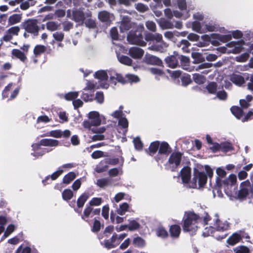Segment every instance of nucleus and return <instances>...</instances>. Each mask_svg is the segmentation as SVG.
<instances>
[{"instance_id":"f257e3e1","label":"nucleus","mask_w":253,"mask_h":253,"mask_svg":"<svg viewBox=\"0 0 253 253\" xmlns=\"http://www.w3.org/2000/svg\"><path fill=\"white\" fill-rule=\"evenodd\" d=\"M210 220V216L207 213H205L204 216L200 217L194 213L190 212L187 214L184 220L183 230L194 232L199 227L201 222L204 225L207 224Z\"/></svg>"},{"instance_id":"f03ea898","label":"nucleus","mask_w":253,"mask_h":253,"mask_svg":"<svg viewBox=\"0 0 253 253\" xmlns=\"http://www.w3.org/2000/svg\"><path fill=\"white\" fill-rule=\"evenodd\" d=\"M237 177L236 175L231 174L227 178L220 180L219 187L229 197L232 195L236 188Z\"/></svg>"},{"instance_id":"7ed1b4c3","label":"nucleus","mask_w":253,"mask_h":253,"mask_svg":"<svg viewBox=\"0 0 253 253\" xmlns=\"http://www.w3.org/2000/svg\"><path fill=\"white\" fill-rule=\"evenodd\" d=\"M237 196L240 199L253 196V186L249 180H246L241 183Z\"/></svg>"},{"instance_id":"20e7f679","label":"nucleus","mask_w":253,"mask_h":253,"mask_svg":"<svg viewBox=\"0 0 253 253\" xmlns=\"http://www.w3.org/2000/svg\"><path fill=\"white\" fill-rule=\"evenodd\" d=\"M23 28L28 33L38 35L40 28L38 25V20L34 19H29L22 23Z\"/></svg>"},{"instance_id":"39448f33","label":"nucleus","mask_w":253,"mask_h":253,"mask_svg":"<svg viewBox=\"0 0 253 253\" xmlns=\"http://www.w3.org/2000/svg\"><path fill=\"white\" fill-rule=\"evenodd\" d=\"M100 115L98 112L92 111L88 114V120L83 123L85 128H90L91 126H97L101 124Z\"/></svg>"},{"instance_id":"423d86ee","label":"nucleus","mask_w":253,"mask_h":253,"mask_svg":"<svg viewBox=\"0 0 253 253\" xmlns=\"http://www.w3.org/2000/svg\"><path fill=\"white\" fill-rule=\"evenodd\" d=\"M216 231L214 232L213 237L217 240H219L225 238L226 237V234L223 233L221 235H218L219 231H224L228 230L229 228V224L226 221H220L217 220L215 224Z\"/></svg>"},{"instance_id":"0eeeda50","label":"nucleus","mask_w":253,"mask_h":253,"mask_svg":"<svg viewBox=\"0 0 253 253\" xmlns=\"http://www.w3.org/2000/svg\"><path fill=\"white\" fill-rule=\"evenodd\" d=\"M207 177L204 172H196L193 178V183L190 187L193 188H197L203 186L207 182Z\"/></svg>"},{"instance_id":"6e6552de","label":"nucleus","mask_w":253,"mask_h":253,"mask_svg":"<svg viewBox=\"0 0 253 253\" xmlns=\"http://www.w3.org/2000/svg\"><path fill=\"white\" fill-rule=\"evenodd\" d=\"M127 235L126 233L118 235L114 233L110 240H106L105 242V247L108 249L116 247L120 244L121 242Z\"/></svg>"},{"instance_id":"1a4fd4ad","label":"nucleus","mask_w":253,"mask_h":253,"mask_svg":"<svg viewBox=\"0 0 253 253\" xmlns=\"http://www.w3.org/2000/svg\"><path fill=\"white\" fill-rule=\"evenodd\" d=\"M108 75L106 71L99 70L95 72L94 75V77L99 81V84L101 87L107 88L109 87L108 83Z\"/></svg>"},{"instance_id":"9d476101","label":"nucleus","mask_w":253,"mask_h":253,"mask_svg":"<svg viewBox=\"0 0 253 253\" xmlns=\"http://www.w3.org/2000/svg\"><path fill=\"white\" fill-rule=\"evenodd\" d=\"M127 41L131 44H137L144 46L146 45V42L143 41V37L140 33H132L130 32L127 37Z\"/></svg>"},{"instance_id":"9b49d317","label":"nucleus","mask_w":253,"mask_h":253,"mask_svg":"<svg viewBox=\"0 0 253 253\" xmlns=\"http://www.w3.org/2000/svg\"><path fill=\"white\" fill-rule=\"evenodd\" d=\"M117 48H115L118 59L120 63L126 65L130 66L131 65L132 60L128 56L125 55H120L119 52H122L126 53V50L123 46L120 45H116Z\"/></svg>"},{"instance_id":"f8f14e48","label":"nucleus","mask_w":253,"mask_h":253,"mask_svg":"<svg viewBox=\"0 0 253 253\" xmlns=\"http://www.w3.org/2000/svg\"><path fill=\"white\" fill-rule=\"evenodd\" d=\"M181 154L178 152L172 153L169 159V164L172 169L176 168L180 164Z\"/></svg>"},{"instance_id":"ddd939ff","label":"nucleus","mask_w":253,"mask_h":253,"mask_svg":"<svg viewBox=\"0 0 253 253\" xmlns=\"http://www.w3.org/2000/svg\"><path fill=\"white\" fill-rule=\"evenodd\" d=\"M109 75H110L111 83L114 84L115 85L116 84L117 81L122 84L126 83V77L124 78L122 75L117 73L115 70H109Z\"/></svg>"},{"instance_id":"4468645a","label":"nucleus","mask_w":253,"mask_h":253,"mask_svg":"<svg viewBox=\"0 0 253 253\" xmlns=\"http://www.w3.org/2000/svg\"><path fill=\"white\" fill-rule=\"evenodd\" d=\"M40 143L34 144L32 145L33 150L34 151L31 154L35 158H39L43 156L44 154L48 152L47 148H41Z\"/></svg>"},{"instance_id":"2eb2a0df","label":"nucleus","mask_w":253,"mask_h":253,"mask_svg":"<svg viewBox=\"0 0 253 253\" xmlns=\"http://www.w3.org/2000/svg\"><path fill=\"white\" fill-rule=\"evenodd\" d=\"M227 46L231 49H228L227 52L229 53H238L240 52L242 49V42H232L228 43Z\"/></svg>"},{"instance_id":"dca6fc26","label":"nucleus","mask_w":253,"mask_h":253,"mask_svg":"<svg viewBox=\"0 0 253 253\" xmlns=\"http://www.w3.org/2000/svg\"><path fill=\"white\" fill-rule=\"evenodd\" d=\"M168 46V44L165 42L162 39L161 42H156V43L149 46L148 49L155 51L163 52L166 50Z\"/></svg>"},{"instance_id":"f3484780","label":"nucleus","mask_w":253,"mask_h":253,"mask_svg":"<svg viewBox=\"0 0 253 253\" xmlns=\"http://www.w3.org/2000/svg\"><path fill=\"white\" fill-rule=\"evenodd\" d=\"M144 53V52L143 49L135 46L130 48L128 51L129 55L134 59L141 58Z\"/></svg>"},{"instance_id":"a211bd4d","label":"nucleus","mask_w":253,"mask_h":253,"mask_svg":"<svg viewBox=\"0 0 253 253\" xmlns=\"http://www.w3.org/2000/svg\"><path fill=\"white\" fill-rule=\"evenodd\" d=\"M98 17L101 22L106 23H110L114 19L113 15L106 11L99 12Z\"/></svg>"},{"instance_id":"6ab92c4d","label":"nucleus","mask_w":253,"mask_h":253,"mask_svg":"<svg viewBox=\"0 0 253 253\" xmlns=\"http://www.w3.org/2000/svg\"><path fill=\"white\" fill-rule=\"evenodd\" d=\"M182 181L183 183H188L191 177V169L189 167L183 168L180 171Z\"/></svg>"},{"instance_id":"aec40b11","label":"nucleus","mask_w":253,"mask_h":253,"mask_svg":"<svg viewBox=\"0 0 253 253\" xmlns=\"http://www.w3.org/2000/svg\"><path fill=\"white\" fill-rule=\"evenodd\" d=\"M178 54L171 55L165 59V61L168 66L171 68H175L178 64Z\"/></svg>"},{"instance_id":"412c9836","label":"nucleus","mask_w":253,"mask_h":253,"mask_svg":"<svg viewBox=\"0 0 253 253\" xmlns=\"http://www.w3.org/2000/svg\"><path fill=\"white\" fill-rule=\"evenodd\" d=\"M132 26V23L128 17H124L121 23L120 29L121 32L128 30Z\"/></svg>"},{"instance_id":"4be33fe9","label":"nucleus","mask_w":253,"mask_h":253,"mask_svg":"<svg viewBox=\"0 0 253 253\" xmlns=\"http://www.w3.org/2000/svg\"><path fill=\"white\" fill-rule=\"evenodd\" d=\"M39 143L42 146L55 147L58 145L59 141L55 139L45 138L42 139Z\"/></svg>"},{"instance_id":"5701e85b","label":"nucleus","mask_w":253,"mask_h":253,"mask_svg":"<svg viewBox=\"0 0 253 253\" xmlns=\"http://www.w3.org/2000/svg\"><path fill=\"white\" fill-rule=\"evenodd\" d=\"M12 55L13 57L19 59L23 62H25L27 60L26 53L18 49H14L12 50Z\"/></svg>"},{"instance_id":"b1692460","label":"nucleus","mask_w":253,"mask_h":253,"mask_svg":"<svg viewBox=\"0 0 253 253\" xmlns=\"http://www.w3.org/2000/svg\"><path fill=\"white\" fill-rule=\"evenodd\" d=\"M230 80L233 83L239 86L245 83L244 78L240 75H232L230 77Z\"/></svg>"},{"instance_id":"393cba45","label":"nucleus","mask_w":253,"mask_h":253,"mask_svg":"<svg viewBox=\"0 0 253 253\" xmlns=\"http://www.w3.org/2000/svg\"><path fill=\"white\" fill-rule=\"evenodd\" d=\"M22 20V15L19 14H14L10 16L8 19V24L13 25L19 23Z\"/></svg>"},{"instance_id":"a878e982","label":"nucleus","mask_w":253,"mask_h":253,"mask_svg":"<svg viewBox=\"0 0 253 253\" xmlns=\"http://www.w3.org/2000/svg\"><path fill=\"white\" fill-rule=\"evenodd\" d=\"M145 61L150 64L160 65L162 61L157 57L146 54L145 57Z\"/></svg>"},{"instance_id":"bb28decb","label":"nucleus","mask_w":253,"mask_h":253,"mask_svg":"<svg viewBox=\"0 0 253 253\" xmlns=\"http://www.w3.org/2000/svg\"><path fill=\"white\" fill-rule=\"evenodd\" d=\"M162 35L159 33H148L145 36V40L147 41H156V42H159L162 41Z\"/></svg>"},{"instance_id":"cd10ccee","label":"nucleus","mask_w":253,"mask_h":253,"mask_svg":"<svg viewBox=\"0 0 253 253\" xmlns=\"http://www.w3.org/2000/svg\"><path fill=\"white\" fill-rule=\"evenodd\" d=\"M170 236L172 238H178L181 232V228L179 225H172L169 229Z\"/></svg>"},{"instance_id":"c85d7f7f","label":"nucleus","mask_w":253,"mask_h":253,"mask_svg":"<svg viewBox=\"0 0 253 253\" xmlns=\"http://www.w3.org/2000/svg\"><path fill=\"white\" fill-rule=\"evenodd\" d=\"M241 239V237L240 235L237 233H235L228 238L227 243L233 246L238 243Z\"/></svg>"},{"instance_id":"c756f323","label":"nucleus","mask_w":253,"mask_h":253,"mask_svg":"<svg viewBox=\"0 0 253 253\" xmlns=\"http://www.w3.org/2000/svg\"><path fill=\"white\" fill-rule=\"evenodd\" d=\"M178 59L180 60L182 68L185 70H189V59L187 57L179 55L178 56Z\"/></svg>"},{"instance_id":"7c9ffc66","label":"nucleus","mask_w":253,"mask_h":253,"mask_svg":"<svg viewBox=\"0 0 253 253\" xmlns=\"http://www.w3.org/2000/svg\"><path fill=\"white\" fill-rule=\"evenodd\" d=\"M73 19L76 22H83L84 19V14L83 12L81 11H74L73 12Z\"/></svg>"},{"instance_id":"2f4dec72","label":"nucleus","mask_w":253,"mask_h":253,"mask_svg":"<svg viewBox=\"0 0 253 253\" xmlns=\"http://www.w3.org/2000/svg\"><path fill=\"white\" fill-rule=\"evenodd\" d=\"M192 30L197 33L202 34L206 32L205 28H203L201 23L197 21L192 22Z\"/></svg>"},{"instance_id":"473e14b6","label":"nucleus","mask_w":253,"mask_h":253,"mask_svg":"<svg viewBox=\"0 0 253 253\" xmlns=\"http://www.w3.org/2000/svg\"><path fill=\"white\" fill-rule=\"evenodd\" d=\"M89 194L87 193L83 194L78 199L77 205L79 208H82L85 201L89 198Z\"/></svg>"},{"instance_id":"72a5a7b5","label":"nucleus","mask_w":253,"mask_h":253,"mask_svg":"<svg viewBox=\"0 0 253 253\" xmlns=\"http://www.w3.org/2000/svg\"><path fill=\"white\" fill-rule=\"evenodd\" d=\"M232 113L238 119H240L243 114L242 110L239 107L234 106L231 108Z\"/></svg>"},{"instance_id":"f704fd0d","label":"nucleus","mask_w":253,"mask_h":253,"mask_svg":"<svg viewBox=\"0 0 253 253\" xmlns=\"http://www.w3.org/2000/svg\"><path fill=\"white\" fill-rule=\"evenodd\" d=\"M205 30H206V32L207 31L209 32H213V31H216L218 30V26L212 23V22H209L208 23H205Z\"/></svg>"},{"instance_id":"c9c22d12","label":"nucleus","mask_w":253,"mask_h":253,"mask_svg":"<svg viewBox=\"0 0 253 253\" xmlns=\"http://www.w3.org/2000/svg\"><path fill=\"white\" fill-rule=\"evenodd\" d=\"M132 242L134 246L139 248L143 247L145 245L144 240L140 237L134 238Z\"/></svg>"},{"instance_id":"e433bc0d","label":"nucleus","mask_w":253,"mask_h":253,"mask_svg":"<svg viewBox=\"0 0 253 253\" xmlns=\"http://www.w3.org/2000/svg\"><path fill=\"white\" fill-rule=\"evenodd\" d=\"M76 177V174L73 172H70L66 174L63 179V182L65 184L70 183Z\"/></svg>"},{"instance_id":"4c0bfd02","label":"nucleus","mask_w":253,"mask_h":253,"mask_svg":"<svg viewBox=\"0 0 253 253\" xmlns=\"http://www.w3.org/2000/svg\"><path fill=\"white\" fill-rule=\"evenodd\" d=\"M190 43L186 40H182L181 42L177 44V46L181 47L182 50L185 52H188V47L190 46Z\"/></svg>"},{"instance_id":"58836bf2","label":"nucleus","mask_w":253,"mask_h":253,"mask_svg":"<svg viewBox=\"0 0 253 253\" xmlns=\"http://www.w3.org/2000/svg\"><path fill=\"white\" fill-rule=\"evenodd\" d=\"M170 147L169 145L166 142H162L160 146L159 152L160 154H167L169 152Z\"/></svg>"},{"instance_id":"ea45409f","label":"nucleus","mask_w":253,"mask_h":253,"mask_svg":"<svg viewBox=\"0 0 253 253\" xmlns=\"http://www.w3.org/2000/svg\"><path fill=\"white\" fill-rule=\"evenodd\" d=\"M192 57L194 59V62L196 63H201L204 61V58L202 54L199 52H192Z\"/></svg>"},{"instance_id":"a19ab883","label":"nucleus","mask_w":253,"mask_h":253,"mask_svg":"<svg viewBox=\"0 0 253 253\" xmlns=\"http://www.w3.org/2000/svg\"><path fill=\"white\" fill-rule=\"evenodd\" d=\"M216 231L214 230V228L212 226H210L205 228L203 233V235L204 237H207L209 236H213L214 234V232Z\"/></svg>"},{"instance_id":"79ce46f5","label":"nucleus","mask_w":253,"mask_h":253,"mask_svg":"<svg viewBox=\"0 0 253 253\" xmlns=\"http://www.w3.org/2000/svg\"><path fill=\"white\" fill-rule=\"evenodd\" d=\"M43 136H52L55 138H60L62 137L61 130H55L47 132Z\"/></svg>"},{"instance_id":"37998d69","label":"nucleus","mask_w":253,"mask_h":253,"mask_svg":"<svg viewBox=\"0 0 253 253\" xmlns=\"http://www.w3.org/2000/svg\"><path fill=\"white\" fill-rule=\"evenodd\" d=\"M157 235L162 238H165L168 237V233L167 230L162 227H160L156 229Z\"/></svg>"},{"instance_id":"c03bdc74","label":"nucleus","mask_w":253,"mask_h":253,"mask_svg":"<svg viewBox=\"0 0 253 253\" xmlns=\"http://www.w3.org/2000/svg\"><path fill=\"white\" fill-rule=\"evenodd\" d=\"M193 78L194 82L198 84H202L206 81L205 77L199 74H194Z\"/></svg>"},{"instance_id":"a18cd8bd","label":"nucleus","mask_w":253,"mask_h":253,"mask_svg":"<svg viewBox=\"0 0 253 253\" xmlns=\"http://www.w3.org/2000/svg\"><path fill=\"white\" fill-rule=\"evenodd\" d=\"M110 182L109 178H101L97 180L96 184L100 187H104L107 186Z\"/></svg>"},{"instance_id":"49530a36","label":"nucleus","mask_w":253,"mask_h":253,"mask_svg":"<svg viewBox=\"0 0 253 253\" xmlns=\"http://www.w3.org/2000/svg\"><path fill=\"white\" fill-rule=\"evenodd\" d=\"M46 50L45 46L42 45H37L34 49V53L36 56H38L43 53Z\"/></svg>"},{"instance_id":"de8ad7c7","label":"nucleus","mask_w":253,"mask_h":253,"mask_svg":"<svg viewBox=\"0 0 253 253\" xmlns=\"http://www.w3.org/2000/svg\"><path fill=\"white\" fill-rule=\"evenodd\" d=\"M129 206L126 203H124L120 206V208L117 210V212L120 215H124L127 211Z\"/></svg>"},{"instance_id":"09e8293b","label":"nucleus","mask_w":253,"mask_h":253,"mask_svg":"<svg viewBox=\"0 0 253 253\" xmlns=\"http://www.w3.org/2000/svg\"><path fill=\"white\" fill-rule=\"evenodd\" d=\"M12 39L13 37L6 31L4 36L0 39V47L3 44V42H10Z\"/></svg>"},{"instance_id":"8fccbe9b","label":"nucleus","mask_w":253,"mask_h":253,"mask_svg":"<svg viewBox=\"0 0 253 253\" xmlns=\"http://www.w3.org/2000/svg\"><path fill=\"white\" fill-rule=\"evenodd\" d=\"M126 79L127 82L136 83L139 81V78L134 75L128 74L126 75Z\"/></svg>"},{"instance_id":"3c124183","label":"nucleus","mask_w":253,"mask_h":253,"mask_svg":"<svg viewBox=\"0 0 253 253\" xmlns=\"http://www.w3.org/2000/svg\"><path fill=\"white\" fill-rule=\"evenodd\" d=\"M73 196V193L70 189H65L62 193L63 199L65 200H70Z\"/></svg>"},{"instance_id":"603ef678","label":"nucleus","mask_w":253,"mask_h":253,"mask_svg":"<svg viewBox=\"0 0 253 253\" xmlns=\"http://www.w3.org/2000/svg\"><path fill=\"white\" fill-rule=\"evenodd\" d=\"M59 25L53 21H49L46 23V28L51 31H54L58 29Z\"/></svg>"},{"instance_id":"864d4df0","label":"nucleus","mask_w":253,"mask_h":253,"mask_svg":"<svg viewBox=\"0 0 253 253\" xmlns=\"http://www.w3.org/2000/svg\"><path fill=\"white\" fill-rule=\"evenodd\" d=\"M129 230L132 231L137 229L139 226V224L134 220H129V223L127 225Z\"/></svg>"},{"instance_id":"5fc2aeb1","label":"nucleus","mask_w":253,"mask_h":253,"mask_svg":"<svg viewBox=\"0 0 253 253\" xmlns=\"http://www.w3.org/2000/svg\"><path fill=\"white\" fill-rule=\"evenodd\" d=\"M208 92L211 94L215 93L217 89V84L214 82L210 83L207 86Z\"/></svg>"},{"instance_id":"6e6d98bb","label":"nucleus","mask_w":253,"mask_h":253,"mask_svg":"<svg viewBox=\"0 0 253 253\" xmlns=\"http://www.w3.org/2000/svg\"><path fill=\"white\" fill-rule=\"evenodd\" d=\"M135 8L140 12H144L148 10V7L142 3H138L135 5Z\"/></svg>"},{"instance_id":"4d7b16f0","label":"nucleus","mask_w":253,"mask_h":253,"mask_svg":"<svg viewBox=\"0 0 253 253\" xmlns=\"http://www.w3.org/2000/svg\"><path fill=\"white\" fill-rule=\"evenodd\" d=\"M160 143L159 141H155L151 143L149 148L150 152L152 154H155L157 152Z\"/></svg>"},{"instance_id":"13d9d810","label":"nucleus","mask_w":253,"mask_h":253,"mask_svg":"<svg viewBox=\"0 0 253 253\" xmlns=\"http://www.w3.org/2000/svg\"><path fill=\"white\" fill-rule=\"evenodd\" d=\"M182 84L183 86H187L191 83L190 76L188 74L184 75L181 78Z\"/></svg>"},{"instance_id":"bf43d9fd","label":"nucleus","mask_w":253,"mask_h":253,"mask_svg":"<svg viewBox=\"0 0 253 253\" xmlns=\"http://www.w3.org/2000/svg\"><path fill=\"white\" fill-rule=\"evenodd\" d=\"M79 95L78 92H70L65 94V98L67 100H73L76 98Z\"/></svg>"},{"instance_id":"052dcab7","label":"nucleus","mask_w":253,"mask_h":253,"mask_svg":"<svg viewBox=\"0 0 253 253\" xmlns=\"http://www.w3.org/2000/svg\"><path fill=\"white\" fill-rule=\"evenodd\" d=\"M15 226L13 224H10L7 227L4 235L3 238H7L15 230Z\"/></svg>"},{"instance_id":"680f3d73","label":"nucleus","mask_w":253,"mask_h":253,"mask_svg":"<svg viewBox=\"0 0 253 253\" xmlns=\"http://www.w3.org/2000/svg\"><path fill=\"white\" fill-rule=\"evenodd\" d=\"M7 31L12 37H13L14 36H18L20 32V28L18 26H14L11 27Z\"/></svg>"},{"instance_id":"e2e57ef3","label":"nucleus","mask_w":253,"mask_h":253,"mask_svg":"<svg viewBox=\"0 0 253 253\" xmlns=\"http://www.w3.org/2000/svg\"><path fill=\"white\" fill-rule=\"evenodd\" d=\"M54 39L58 42H61L64 37V34L61 32H56L53 34Z\"/></svg>"},{"instance_id":"0e129e2a","label":"nucleus","mask_w":253,"mask_h":253,"mask_svg":"<svg viewBox=\"0 0 253 253\" xmlns=\"http://www.w3.org/2000/svg\"><path fill=\"white\" fill-rule=\"evenodd\" d=\"M146 26L149 30L155 32L156 30V25L155 23L151 21H148L146 22Z\"/></svg>"},{"instance_id":"69168bd1","label":"nucleus","mask_w":253,"mask_h":253,"mask_svg":"<svg viewBox=\"0 0 253 253\" xmlns=\"http://www.w3.org/2000/svg\"><path fill=\"white\" fill-rule=\"evenodd\" d=\"M102 203L101 198H93L89 202L90 206H97L100 205Z\"/></svg>"},{"instance_id":"338daca9","label":"nucleus","mask_w":253,"mask_h":253,"mask_svg":"<svg viewBox=\"0 0 253 253\" xmlns=\"http://www.w3.org/2000/svg\"><path fill=\"white\" fill-rule=\"evenodd\" d=\"M92 208L90 206L86 207L84 210V214L82 216V218L84 220H85V218H87L92 213Z\"/></svg>"},{"instance_id":"774afa93","label":"nucleus","mask_w":253,"mask_h":253,"mask_svg":"<svg viewBox=\"0 0 253 253\" xmlns=\"http://www.w3.org/2000/svg\"><path fill=\"white\" fill-rule=\"evenodd\" d=\"M232 146L229 143H224L221 144V150L223 151L227 152L232 149Z\"/></svg>"}]
</instances>
